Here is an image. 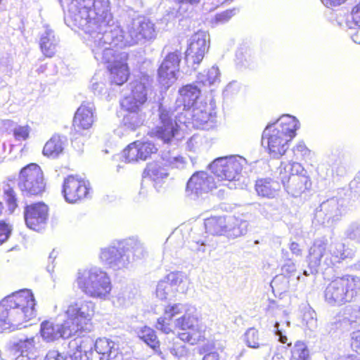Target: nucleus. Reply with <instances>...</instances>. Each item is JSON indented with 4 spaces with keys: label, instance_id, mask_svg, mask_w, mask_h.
Masks as SVG:
<instances>
[{
    "label": "nucleus",
    "instance_id": "f257e3e1",
    "mask_svg": "<svg viewBox=\"0 0 360 360\" xmlns=\"http://www.w3.org/2000/svg\"><path fill=\"white\" fill-rule=\"evenodd\" d=\"M93 24L96 29L91 31V35L95 38V49L93 50L95 58L103 63L108 64L111 83L121 86L129 78L130 70L127 63L128 54L120 52L113 47H105L111 45L115 41V31L109 29L108 23L103 19H96Z\"/></svg>",
    "mask_w": 360,
    "mask_h": 360
},
{
    "label": "nucleus",
    "instance_id": "f03ea898",
    "mask_svg": "<svg viewBox=\"0 0 360 360\" xmlns=\"http://www.w3.org/2000/svg\"><path fill=\"white\" fill-rule=\"evenodd\" d=\"M298 121L292 116H287L268 124L262 132V143L273 158L283 156L289 148V143L296 136Z\"/></svg>",
    "mask_w": 360,
    "mask_h": 360
},
{
    "label": "nucleus",
    "instance_id": "7ed1b4c3",
    "mask_svg": "<svg viewBox=\"0 0 360 360\" xmlns=\"http://www.w3.org/2000/svg\"><path fill=\"white\" fill-rule=\"evenodd\" d=\"M75 281L83 293L93 298H105L112 289L108 274L97 268L79 269Z\"/></svg>",
    "mask_w": 360,
    "mask_h": 360
},
{
    "label": "nucleus",
    "instance_id": "20e7f679",
    "mask_svg": "<svg viewBox=\"0 0 360 360\" xmlns=\"http://www.w3.org/2000/svg\"><path fill=\"white\" fill-rule=\"evenodd\" d=\"M276 174L277 180L292 196H300L311 188L309 176L304 174L303 167L297 162H281Z\"/></svg>",
    "mask_w": 360,
    "mask_h": 360
},
{
    "label": "nucleus",
    "instance_id": "39448f33",
    "mask_svg": "<svg viewBox=\"0 0 360 360\" xmlns=\"http://www.w3.org/2000/svg\"><path fill=\"white\" fill-rule=\"evenodd\" d=\"M360 288L359 280L352 276L336 277L329 282L324 292V300L332 306L351 302Z\"/></svg>",
    "mask_w": 360,
    "mask_h": 360
},
{
    "label": "nucleus",
    "instance_id": "423d86ee",
    "mask_svg": "<svg viewBox=\"0 0 360 360\" xmlns=\"http://www.w3.org/2000/svg\"><path fill=\"white\" fill-rule=\"evenodd\" d=\"M18 187L24 198L35 199L46 193L47 183L42 169L36 163H30L20 169Z\"/></svg>",
    "mask_w": 360,
    "mask_h": 360
},
{
    "label": "nucleus",
    "instance_id": "0eeeda50",
    "mask_svg": "<svg viewBox=\"0 0 360 360\" xmlns=\"http://www.w3.org/2000/svg\"><path fill=\"white\" fill-rule=\"evenodd\" d=\"M200 317L195 310L188 309L176 319V328L182 330L177 335V338L191 345L204 344L207 338L205 331L198 327Z\"/></svg>",
    "mask_w": 360,
    "mask_h": 360
},
{
    "label": "nucleus",
    "instance_id": "6e6552de",
    "mask_svg": "<svg viewBox=\"0 0 360 360\" xmlns=\"http://www.w3.org/2000/svg\"><path fill=\"white\" fill-rule=\"evenodd\" d=\"M246 165V160L241 156L221 157L211 163L210 169L218 181H231L238 179Z\"/></svg>",
    "mask_w": 360,
    "mask_h": 360
},
{
    "label": "nucleus",
    "instance_id": "1a4fd4ad",
    "mask_svg": "<svg viewBox=\"0 0 360 360\" xmlns=\"http://www.w3.org/2000/svg\"><path fill=\"white\" fill-rule=\"evenodd\" d=\"M149 77L144 75L131 83V93L120 101L122 109L128 112L137 113L147 102L149 91Z\"/></svg>",
    "mask_w": 360,
    "mask_h": 360
},
{
    "label": "nucleus",
    "instance_id": "9d476101",
    "mask_svg": "<svg viewBox=\"0 0 360 360\" xmlns=\"http://www.w3.org/2000/svg\"><path fill=\"white\" fill-rule=\"evenodd\" d=\"M13 310L15 319L26 323L34 316L35 300L32 292L23 290L13 293L4 299Z\"/></svg>",
    "mask_w": 360,
    "mask_h": 360
},
{
    "label": "nucleus",
    "instance_id": "9b49d317",
    "mask_svg": "<svg viewBox=\"0 0 360 360\" xmlns=\"http://www.w3.org/2000/svg\"><path fill=\"white\" fill-rule=\"evenodd\" d=\"M158 117V124L150 131L149 135L163 143L170 144L179 134L181 127L172 117V112L165 108H160Z\"/></svg>",
    "mask_w": 360,
    "mask_h": 360
},
{
    "label": "nucleus",
    "instance_id": "f8f14e48",
    "mask_svg": "<svg viewBox=\"0 0 360 360\" xmlns=\"http://www.w3.org/2000/svg\"><path fill=\"white\" fill-rule=\"evenodd\" d=\"M90 184L77 175H69L63 181L62 193L69 203H77L87 198L90 195Z\"/></svg>",
    "mask_w": 360,
    "mask_h": 360
},
{
    "label": "nucleus",
    "instance_id": "ddd939ff",
    "mask_svg": "<svg viewBox=\"0 0 360 360\" xmlns=\"http://www.w3.org/2000/svg\"><path fill=\"white\" fill-rule=\"evenodd\" d=\"M209 41L202 32L195 33L185 52V63L188 67L195 69L202 61L205 53L209 50Z\"/></svg>",
    "mask_w": 360,
    "mask_h": 360
},
{
    "label": "nucleus",
    "instance_id": "4468645a",
    "mask_svg": "<svg viewBox=\"0 0 360 360\" xmlns=\"http://www.w3.org/2000/svg\"><path fill=\"white\" fill-rule=\"evenodd\" d=\"M49 206L44 202H32L24 207V219L27 226L34 231L41 230L49 218Z\"/></svg>",
    "mask_w": 360,
    "mask_h": 360
},
{
    "label": "nucleus",
    "instance_id": "2eb2a0df",
    "mask_svg": "<svg viewBox=\"0 0 360 360\" xmlns=\"http://www.w3.org/2000/svg\"><path fill=\"white\" fill-rule=\"evenodd\" d=\"M96 120V109L93 103L83 102L75 112L72 127L78 133L89 130Z\"/></svg>",
    "mask_w": 360,
    "mask_h": 360
},
{
    "label": "nucleus",
    "instance_id": "dca6fc26",
    "mask_svg": "<svg viewBox=\"0 0 360 360\" xmlns=\"http://www.w3.org/2000/svg\"><path fill=\"white\" fill-rule=\"evenodd\" d=\"M181 53L179 50L167 54L158 70L159 80L167 84L176 79V73L179 70Z\"/></svg>",
    "mask_w": 360,
    "mask_h": 360
},
{
    "label": "nucleus",
    "instance_id": "f3484780",
    "mask_svg": "<svg viewBox=\"0 0 360 360\" xmlns=\"http://www.w3.org/2000/svg\"><path fill=\"white\" fill-rule=\"evenodd\" d=\"M66 319L62 323L63 338L72 336L80 337L84 333L91 330L92 323H88L79 316L72 314L68 309L65 311Z\"/></svg>",
    "mask_w": 360,
    "mask_h": 360
},
{
    "label": "nucleus",
    "instance_id": "a211bd4d",
    "mask_svg": "<svg viewBox=\"0 0 360 360\" xmlns=\"http://www.w3.org/2000/svg\"><path fill=\"white\" fill-rule=\"evenodd\" d=\"M130 250L124 247H109L101 252V259L109 268L120 269L129 263V257L126 255Z\"/></svg>",
    "mask_w": 360,
    "mask_h": 360
},
{
    "label": "nucleus",
    "instance_id": "6ab92c4d",
    "mask_svg": "<svg viewBox=\"0 0 360 360\" xmlns=\"http://www.w3.org/2000/svg\"><path fill=\"white\" fill-rule=\"evenodd\" d=\"M275 174L276 175V173ZM279 182L280 181H278L277 179L260 178L256 180L255 189L259 196L272 199L278 195L281 190Z\"/></svg>",
    "mask_w": 360,
    "mask_h": 360
},
{
    "label": "nucleus",
    "instance_id": "aec40b11",
    "mask_svg": "<svg viewBox=\"0 0 360 360\" xmlns=\"http://www.w3.org/2000/svg\"><path fill=\"white\" fill-rule=\"evenodd\" d=\"M129 35L134 43H137L142 39H150L155 35L154 24L144 19L136 27L129 30Z\"/></svg>",
    "mask_w": 360,
    "mask_h": 360
},
{
    "label": "nucleus",
    "instance_id": "412c9836",
    "mask_svg": "<svg viewBox=\"0 0 360 360\" xmlns=\"http://www.w3.org/2000/svg\"><path fill=\"white\" fill-rule=\"evenodd\" d=\"M72 314L79 316L88 323H91V319L95 314V304L91 301L83 302H74L70 304L67 309Z\"/></svg>",
    "mask_w": 360,
    "mask_h": 360
},
{
    "label": "nucleus",
    "instance_id": "4be33fe9",
    "mask_svg": "<svg viewBox=\"0 0 360 360\" xmlns=\"http://www.w3.org/2000/svg\"><path fill=\"white\" fill-rule=\"evenodd\" d=\"M12 311L11 308L4 300L0 303V330L18 327L24 323L22 321L15 319L16 316H13Z\"/></svg>",
    "mask_w": 360,
    "mask_h": 360
},
{
    "label": "nucleus",
    "instance_id": "5701e85b",
    "mask_svg": "<svg viewBox=\"0 0 360 360\" xmlns=\"http://www.w3.org/2000/svg\"><path fill=\"white\" fill-rule=\"evenodd\" d=\"M168 160H155L147 164L144 171V177L156 181L167 176V167L169 165Z\"/></svg>",
    "mask_w": 360,
    "mask_h": 360
},
{
    "label": "nucleus",
    "instance_id": "b1692460",
    "mask_svg": "<svg viewBox=\"0 0 360 360\" xmlns=\"http://www.w3.org/2000/svg\"><path fill=\"white\" fill-rule=\"evenodd\" d=\"M204 226L207 233L212 236L224 234L228 228L226 217L224 216H212L204 220Z\"/></svg>",
    "mask_w": 360,
    "mask_h": 360
},
{
    "label": "nucleus",
    "instance_id": "393cba45",
    "mask_svg": "<svg viewBox=\"0 0 360 360\" xmlns=\"http://www.w3.org/2000/svg\"><path fill=\"white\" fill-rule=\"evenodd\" d=\"M289 354V360H310V352L306 343L302 340L296 341L293 345L288 343V347H283Z\"/></svg>",
    "mask_w": 360,
    "mask_h": 360
},
{
    "label": "nucleus",
    "instance_id": "a878e982",
    "mask_svg": "<svg viewBox=\"0 0 360 360\" xmlns=\"http://www.w3.org/2000/svg\"><path fill=\"white\" fill-rule=\"evenodd\" d=\"M63 330L62 323L56 324L49 320L41 323V335L47 342H53L60 338H63Z\"/></svg>",
    "mask_w": 360,
    "mask_h": 360
},
{
    "label": "nucleus",
    "instance_id": "bb28decb",
    "mask_svg": "<svg viewBox=\"0 0 360 360\" xmlns=\"http://www.w3.org/2000/svg\"><path fill=\"white\" fill-rule=\"evenodd\" d=\"M327 243L325 240H316L310 247L307 260L311 267H317L321 264V259L326 252Z\"/></svg>",
    "mask_w": 360,
    "mask_h": 360
},
{
    "label": "nucleus",
    "instance_id": "cd10ccee",
    "mask_svg": "<svg viewBox=\"0 0 360 360\" xmlns=\"http://www.w3.org/2000/svg\"><path fill=\"white\" fill-rule=\"evenodd\" d=\"M344 315L345 317L342 320H338L331 323L333 330H338L343 322L347 323L349 325L352 326L353 323L360 320V305L354 304L347 306L344 309Z\"/></svg>",
    "mask_w": 360,
    "mask_h": 360
},
{
    "label": "nucleus",
    "instance_id": "c85d7f7f",
    "mask_svg": "<svg viewBox=\"0 0 360 360\" xmlns=\"http://www.w3.org/2000/svg\"><path fill=\"white\" fill-rule=\"evenodd\" d=\"M64 141L59 135H53L44 145L42 153L48 158H57L63 152Z\"/></svg>",
    "mask_w": 360,
    "mask_h": 360
},
{
    "label": "nucleus",
    "instance_id": "c756f323",
    "mask_svg": "<svg viewBox=\"0 0 360 360\" xmlns=\"http://www.w3.org/2000/svg\"><path fill=\"white\" fill-rule=\"evenodd\" d=\"M139 338L158 354H161L160 342L155 331L148 326H143L139 333Z\"/></svg>",
    "mask_w": 360,
    "mask_h": 360
},
{
    "label": "nucleus",
    "instance_id": "7c9ffc66",
    "mask_svg": "<svg viewBox=\"0 0 360 360\" xmlns=\"http://www.w3.org/2000/svg\"><path fill=\"white\" fill-rule=\"evenodd\" d=\"M13 350L15 354L21 356H29L37 350V343L34 338L20 340L13 345Z\"/></svg>",
    "mask_w": 360,
    "mask_h": 360
},
{
    "label": "nucleus",
    "instance_id": "2f4dec72",
    "mask_svg": "<svg viewBox=\"0 0 360 360\" xmlns=\"http://www.w3.org/2000/svg\"><path fill=\"white\" fill-rule=\"evenodd\" d=\"M200 91L197 86L193 84H186L183 86L179 90L182 101L188 106L193 105L199 97Z\"/></svg>",
    "mask_w": 360,
    "mask_h": 360
},
{
    "label": "nucleus",
    "instance_id": "473e14b6",
    "mask_svg": "<svg viewBox=\"0 0 360 360\" xmlns=\"http://www.w3.org/2000/svg\"><path fill=\"white\" fill-rule=\"evenodd\" d=\"M136 144L139 150V155L140 161H145L147 159L151 158L153 154H155L158 151V148L156 145L150 141H140L136 140Z\"/></svg>",
    "mask_w": 360,
    "mask_h": 360
},
{
    "label": "nucleus",
    "instance_id": "72a5a7b5",
    "mask_svg": "<svg viewBox=\"0 0 360 360\" xmlns=\"http://www.w3.org/2000/svg\"><path fill=\"white\" fill-rule=\"evenodd\" d=\"M40 49L43 54L48 58H51L56 52V44L54 43L53 36L49 32H46L41 36L39 42Z\"/></svg>",
    "mask_w": 360,
    "mask_h": 360
},
{
    "label": "nucleus",
    "instance_id": "f704fd0d",
    "mask_svg": "<svg viewBox=\"0 0 360 360\" xmlns=\"http://www.w3.org/2000/svg\"><path fill=\"white\" fill-rule=\"evenodd\" d=\"M261 340L259 330L255 328L248 329L245 333V342L249 347L258 349L264 346V345L260 342Z\"/></svg>",
    "mask_w": 360,
    "mask_h": 360
},
{
    "label": "nucleus",
    "instance_id": "c9c22d12",
    "mask_svg": "<svg viewBox=\"0 0 360 360\" xmlns=\"http://www.w3.org/2000/svg\"><path fill=\"white\" fill-rule=\"evenodd\" d=\"M122 158L127 163H133L140 161L139 155V150L136 144V141L129 143L122 150Z\"/></svg>",
    "mask_w": 360,
    "mask_h": 360
},
{
    "label": "nucleus",
    "instance_id": "e433bc0d",
    "mask_svg": "<svg viewBox=\"0 0 360 360\" xmlns=\"http://www.w3.org/2000/svg\"><path fill=\"white\" fill-rule=\"evenodd\" d=\"M115 343L108 339L103 338L98 339L95 343L96 351L101 355V359L102 360L105 355L110 351V349L115 346Z\"/></svg>",
    "mask_w": 360,
    "mask_h": 360
},
{
    "label": "nucleus",
    "instance_id": "4c0bfd02",
    "mask_svg": "<svg viewBox=\"0 0 360 360\" xmlns=\"http://www.w3.org/2000/svg\"><path fill=\"white\" fill-rule=\"evenodd\" d=\"M209 177L203 179L198 175H193L188 181V185L193 186L195 189L206 190L211 188L209 186Z\"/></svg>",
    "mask_w": 360,
    "mask_h": 360
},
{
    "label": "nucleus",
    "instance_id": "58836bf2",
    "mask_svg": "<svg viewBox=\"0 0 360 360\" xmlns=\"http://www.w3.org/2000/svg\"><path fill=\"white\" fill-rule=\"evenodd\" d=\"M5 201L8 207L13 210L18 207V198L13 188L9 187L4 191Z\"/></svg>",
    "mask_w": 360,
    "mask_h": 360
},
{
    "label": "nucleus",
    "instance_id": "ea45409f",
    "mask_svg": "<svg viewBox=\"0 0 360 360\" xmlns=\"http://www.w3.org/2000/svg\"><path fill=\"white\" fill-rule=\"evenodd\" d=\"M31 129L28 124L19 125L14 128L13 134L15 140L25 141L30 136Z\"/></svg>",
    "mask_w": 360,
    "mask_h": 360
},
{
    "label": "nucleus",
    "instance_id": "a19ab883",
    "mask_svg": "<svg viewBox=\"0 0 360 360\" xmlns=\"http://www.w3.org/2000/svg\"><path fill=\"white\" fill-rule=\"evenodd\" d=\"M64 360H87L86 353L77 346L64 357Z\"/></svg>",
    "mask_w": 360,
    "mask_h": 360
},
{
    "label": "nucleus",
    "instance_id": "79ce46f5",
    "mask_svg": "<svg viewBox=\"0 0 360 360\" xmlns=\"http://www.w3.org/2000/svg\"><path fill=\"white\" fill-rule=\"evenodd\" d=\"M181 311L182 304L180 303H176L166 306L164 309V314L169 319H172L174 316L181 314Z\"/></svg>",
    "mask_w": 360,
    "mask_h": 360
},
{
    "label": "nucleus",
    "instance_id": "37998d69",
    "mask_svg": "<svg viewBox=\"0 0 360 360\" xmlns=\"http://www.w3.org/2000/svg\"><path fill=\"white\" fill-rule=\"evenodd\" d=\"M173 355L178 358L186 356L188 353V349L184 345H181L179 342H174L170 349Z\"/></svg>",
    "mask_w": 360,
    "mask_h": 360
},
{
    "label": "nucleus",
    "instance_id": "c03bdc74",
    "mask_svg": "<svg viewBox=\"0 0 360 360\" xmlns=\"http://www.w3.org/2000/svg\"><path fill=\"white\" fill-rule=\"evenodd\" d=\"M11 226L4 220H0V245L8 240L11 233Z\"/></svg>",
    "mask_w": 360,
    "mask_h": 360
},
{
    "label": "nucleus",
    "instance_id": "a18cd8bd",
    "mask_svg": "<svg viewBox=\"0 0 360 360\" xmlns=\"http://www.w3.org/2000/svg\"><path fill=\"white\" fill-rule=\"evenodd\" d=\"M170 321L171 319L166 316L165 317H160L157 321L158 325V328L166 334L170 333L172 332Z\"/></svg>",
    "mask_w": 360,
    "mask_h": 360
},
{
    "label": "nucleus",
    "instance_id": "49530a36",
    "mask_svg": "<svg viewBox=\"0 0 360 360\" xmlns=\"http://www.w3.org/2000/svg\"><path fill=\"white\" fill-rule=\"evenodd\" d=\"M349 15L354 25L360 27V1L351 8Z\"/></svg>",
    "mask_w": 360,
    "mask_h": 360
},
{
    "label": "nucleus",
    "instance_id": "de8ad7c7",
    "mask_svg": "<svg viewBox=\"0 0 360 360\" xmlns=\"http://www.w3.org/2000/svg\"><path fill=\"white\" fill-rule=\"evenodd\" d=\"M102 360H123V355L118 347L115 345Z\"/></svg>",
    "mask_w": 360,
    "mask_h": 360
},
{
    "label": "nucleus",
    "instance_id": "09e8293b",
    "mask_svg": "<svg viewBox=\"0 0 360 360\" xmlns=\"http://www.w3.org/2000/svg\"><path fill=\"white\" fill-rule=\"evenodd\" d=\"M233 11L226 10L220 13H217L214 17V22L217 23H224L227 22L233 16Z\"/></svg>",
    "mask_w": 360,
    "mask_h": 360
},
{
    "label": "nucleus",
    "instance_id": "8fccbe9b",
    "mask_svg": "<svg viewBox=\"0 0 360 360\" xmlns=\"http://www.w3.org/2000/svg\"><path fill=\"white\" fill-rule=\"evenodd\" d=\"M321 3L328 8H333L340 6L347 0H320Z\"/></svg>",
    "mask_w": 360,
    "mask_h": 360
},
{
    "label": "nucleus",
    "instance_id": "3c124183",
    "mask_svg": "<svg viewBox=\"0 0 360 360\" xmlns=\"http://www.w3.org/2000/svg\"><path fill=\"white\" fill-rule=\"evenodd\" d=\"M334 257L338 262L347 257V254H346L342 245H338L337 248V252H334Z\"/></svg>",
    "mask_w": 360,
    "mask_h": 360
},
{
    "label": "nucleus",
    "instance_id": "603ef678",
    "mask_svg": "<svg viewBox=\"0 0 360 360\" xmlns=\"http://www.w3.org/2000/svg\"><path fill=\"white\" fill-rule=\"evenodd\" d=\"M44 360H64V357L57 351H52L47 354Z\"/></svg>",
    "mask_w": 360,
    "mask_h": 360
},
{
    "label": "nucleus",
    "instance_id": "864d4df0",
    "mask_svg": "<svg viewBox=\"0 0 360 360\" xmlns=\"http://www.w3.org/2000/svg\"><path fill=\"white\" fill-rule=\"evenodd\" d=\"M352 345L355 347L356 348L360 347V330H357L353 333V335L352 337Z\"/></svg>",
    "mask_w": 360,
    "mask_h": 360
},
{
    "label": "nucleus",
    "instance_id": "5fc2aeb1",
    "mask_svg": "<svg viewBox=\"0 0 360 360\" xmlns=\"http://www.w3.org/2000/svg\"><path fill=\"white\" fill-rule=\"evenodd\" d=\"M290 250L292 252V253L300 255L302 253V250L300 247V245L296 242H292L290 244Z\"/></svg>",
    "mask_w": 360,
    "mask_h": 360
},
{
    "label": "nucleus",
    "instance_id": "6e6d98bb",
    "mask_svg": "<svg viewBox=\"0 0 360 360\" xmlns=\"http://www.w3.org/2000/svg\"><path fill=\"white\" fill-rule=\"evenodd\" d=\"M202 360H219V356L217 352H212L206 354Z\"/></svg>",
    "mask_w": 360,
    "mask_h": 360
},
{
    "label": "nucleus",
    "instance_id": "4d7b16f0",
    "mask_svg": "<svg viewBox=\"0 0 360 360\" xmlns=\"http://www.w3.org/2000/svg\"><path fill=\"white\" fill-rule=\"evenodd\" d=\"M276 335L279 337V341L281 343L287 345L288 343H290V342H288V338L287 335H283L281 330H278L276 332Z\"/></svg>",
    "mask_w": 360,
    "mask_h": 360
},
{
    "label": "nucleus",
    "instance_id": "13d9d810",
    "mask_svg": "<svg viewBox=\"0 0 360 360\" xmlns=\"http://www.w3.org/2000/svg\"><path fill=\"white\" fill-rule=\"evenodd\" d=\"M200 0H177V2L181 4H198Z\"/></svg>",
    "mask_w": 360,
    "mask_h": 360
},
{
    "label": "nucleus",
    "instance_id": "bf43d9fd",
    "mask_svg": "<svg viewBox=\"0 0 360 360\" xmlns=\"http://www.w3.org/2000/svg\"><path fill=\"white\" fill-rule=\"evenodd\" d=\"M170 285H171V283H169V282H168V281H167V282H163V283H160V284L158 285V290H158V292L159 290H163V289H165V288H168V287H169V286H170Z\"/></svg>",
    "mask_w": 360,
    "mask_h": 360
},
{
    "label": "nucleus",
    "instance_id": "052dcab7",
    "mask_svg": "<svg viewBox=\"0 0 360 360\" xmlns=\"http://www.w3.org/2000/svg\"><path fill=\"white\" fill-rule=\"evenodd\" d=\"M246 352L245 349H241L238 354L235 355V360H239L240 357H242Z\"/></svg>",
    "mask_w": 360,
    "mask_h": 360
},
{
    "label": "nucleus",
    "instance_id": "680f3d73",
    "mask_svg": "<svg viewBox=\"0 0 360 360\" xmlns=\"http://www.w3.org/2000/svg\"><path fill=\"white\" fill-rule=\"evenodd\" d=\"M273 359L274 360H284V358L283 357L281 352H276L274 354Z\"/></svg>",
    "mask_w": 360,
    "mask_h": 360
},
{
    "label": "nucleus",
    "instance_id": "e2e57ef3",
    "mask_svg": "<svg viewBox=\"0 0 360 360\" xmlns=\"http://www.w3.org/2000/svg\"><path fill=\"white\" fill-rule=\"evenodd\" d=\"M358 37H359V32L355 33V34L353 35V37H353V40H354L355 42H356V43H358V44H360V38H358Z\"/></svg>",
    "mask_w": 360,
    "mask_h": 360
},
{
    "label": "nucleus",
    "instance_id": "0e129e2a",
    "mask_svg": "<svg viewBox=\"0 0 360 360\" xmlns=\"http://www.w3.org/2000/svg\"><path fill=\"white\" fill-rule=\"evenodd\" d=\"M4 210V204L0 200V216L2 214Z\"/></svg>",
    "mask_w": 360,
    "mask_h": 360
},
{
    "label": "nucleus",
    "instance_id": "69168bd1",
    "mask_svg": "<svg viewBox=\"0 0 360 360\" xmlns=\"http://www.w3.org/2000/svg\"><path fill=\"white\" fill-rule=\"evenodd\" d=\"M356 183H357V182H356V179H354V180L352 182L351 185H352V184H355Z\"/></svg>",
    "mask_w": 360,
    "mask_h": 360
},
{
    "label": "nucleus",
    "instance_id": "338daca9",
    "mask_svg": "<svg viewBox=\"0 0 360 360\" xmlns=\"http://www.w3.org/2000/svg\"><path fill=\"white\" fill-rule=\"evenodd\" d=\"M44 69H45V67H44L43 69H41V70H40V72H43V71H44Z\"/></svg>",
    "mask_w": 360,
    "mask_h": 360
}]
</instances>
